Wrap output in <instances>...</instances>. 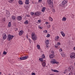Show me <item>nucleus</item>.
Returning <instances> with one entry per match:
<instances>
[{
    "mask_svg": "<svg viewBox=\"0 0 75 75\" xmlns=\"http://www.w3.org/2000/svg\"><path fill=\"white\" fill-rule=\"evenodd\" d=\"M31 38L34 41H35V40H37V37L35 35V34L34 33H32L31 34Z\"/></svg>",
    "mask_w": 75,
    "mask_h": 75,
    "instance_id": "f257e3e1",
    "label": "nucleus"
},
{
    "mask_svg": "<svg viewBox=\"0 0 75 75\" xmlns=\"http://www.w3.org/2000/svg\"><path fill=\"white\" fill-rule=\"evenodd\" d=\"M13 38H14V36L13 35H9L7 36V40L8 41H10L13 39Z\"/></svg>",
    "mask_w": 75,
    "mask_h": 75,
    "instance_id": "f03ea898",
    "label": "nucleus"
},
{
    "mask_svg": "<svg viewBox=\"0 0 75 75\" xmlns=\"http://www.w3.org/2000/svg\"><path fill=\"white\" fill-rule=\"evenodd\" d=\"M70 56L71 58H72L73 59L75 58V53L74 52L71 53L70 54Z\"/></svg>",
    "mask_w": 75,
    "mask_h": 75,
    "instance_id": "7ed1b4c3",
    "label": "nucleus"
},
{
    "mask_svg": "<svg viewBox=\"0 0 75 75\" xmlns=\"http://www.w3.org/2000/svg\"><path fill=\"white\" fill-rule=\"evenodd\" d=\"M27 58H28V57L25 56L20 57V60H25V59H27Z\"/></svg>",
    "mask_w": 75,
    "mask_h": 75,
    "instance_id": "20e7f679",
    "label": "nucleus"
},
{
    "mask_svg": "<svg viewBox=\"0 0 75 75\" xmlns=\"http://www.w3.org/2000/svg\"><path fill=\"white\" fill-rule=\"evenodd\" d=\"M49 4L50 7H53V6H54V4H53V2H52V1H51V0H50L49 1Z\"/></svg>",
    "mask_w": 75,
    "mask_h": 75,
    "instance_id": "39448f33",
    "label": "nucleus"
},
{
    "mask_svg": "<svg viewBox=\"0 0 75 75\" xmlns=\"http://www.w3.org/2000/svg\"><path fill=\"white\" fill-rule=\"evenodd\" d=\"M50 62L53 64H57L58 63V62L55 61V59H52L51 61H50Z\"/></svg>",
    "mask_w": 75,
    "mask_h": 75,
    "instance_id": "423d86ee",
    "label": "nucleus"
},
{
    "mask_svg": "<svg viewBox=\"0 0 75 75\" xmlns=\"http://www.w3.org/2000/svg\"><path fill=\"white\" fill-rule=\"evenodd\" d=\"M43 57L42 58H39V61H41V62H42L43 61V59L45 58V55H44V54H43Z\"/></svg>",
    "mask_w": 75,
    "mask_h": 75,
    "instance_id": "0eeeda50",
    "label": "nucleus"
},
{
    "mask_svg": "<svg viewBox=\"0 0 75 75\" xmlns=\"http://www.w3.org/2000/svg\"><path fill=\"white\" fill-rule=\"evenodd\" d=\"M40 15V12H36L34 14V16H38Z\"/></svg>",
    "mask_w": 75,
    "mask_h": 75,
    "instance_id": "6e6552de",
    "label": "nucleus"
},
{
    "mask_svg": "<svg viewBox=\"0 0 75 75\" xmlns=\"http://www.w3.org/2000/svg\"><path fill=\"white\" fill-rule=\"evenodd\" d=\"M2 37L3 40H6L7 38V36L6 34L4 33L2 35Z\"/></svg>",
    "mask_w": 75,
    "mask_h": 75,
    "instance_id": "1a4fd4ad",
    "label": "nucleus"
},
{
    "mask_svg": "<svg viewBox=\"0 0 75 75\" xmlns=\"http://www.w3.org/2000/svg\"><path fill=\"white\" fill-rule=\"evenodd\" d=\"M17 19L18 21H21L22 20V17L21 16H19L17 17Z\"/></svg>",
    "mask_w": 75,
    "mask_h": 75,
    "instance_id": "9d476101",
    "label": "nucleus"
},
{
    "mask_svg": "<svg viewBox=\"0 0 75 75\" xmlns=\"http://www.w3.org/2000/svg\"><path fill=\"white\" fill-rule=\"evenodd\" d=\"M67 0H64L62 2V4H63V5H64V4H67Z\"/></svg>",
    "mask_w": 75,
    "mask_h": 75,
    "instance_id": "9b49d317",
    "label": "nucleus"
},
{
    "mask_svg": "<svg viewBox=\"0 0 75 75\" xmlns=\"http://www.w3.org/2000/svg\"><path fill=\"white\" fill-rule=\"evenodd\" d=\"M23 32H24L22 30L20 31L19 33V35H23Z\"/></svg>",
    "mask_w": 75,
    "mask_h": 75,
    "instance_id": "f8f14e48",
    "label": "nucleus"
},
{
    "mask_svg": "<svg viewBox=\"0 0 75 75\" xmlns=\"http://www.w3.org/2000/svg\"><path fill=\"white\" fill-rule=\"evenodd\" d=\"M51 71H52V72H56L57 73H58V72H59V71L56 70L51 69Z\"/></svg>",
    "mask_w": 75,
    "mask_h": 75,
    "instance_id": "ddd939ff",
    "label": "nucleus"
},
{
    "mask_svg": "<svg viewBox=\"0 0 75 75\" xmlns=\"http://www.w3.org/2000/svg\"><path fill=\"white\" fill-rule=\"evenodd\" d=\"M49 57L50 58H51V59L54 58V54H50L49 56Z\"/></svg>",
    "mask_w": 75,
    "mask_h": 75,
    "instance_id": "4468645a",
    "label": "nucleus"
},
{
    "mask_svg": "<svg viewBox=\"0 0 75 75\" xmlns=\"http://www.w3.org/2000/svg\"><path fill=\"white\" fill-rule=\"evenodd\" d=\"M59 39V36H57L56 37H55V38H54V40L55 41H58Z\"/></svg>",
    "mask_w": 75,
    "mask_h": 75,
    "instance_id": "2eb2a0df",
    "label": "nucleus"
},
{
    "mask_svg": "<svg viewBox=\"0 0 75 75\" xmlns=\"http://www.w3.org/2000/svg\"><path fill=\"white\" fill-rule=\"evenodd\" d=\"M61 34L63 37H65V34H64V32L62 31H61Z\"/></svg>",
    "mask_w": 75,
    "mask_h": 75,
    "instance_id": "dca6fc26",
    "label": "nucleus"
},
{
    "mask_svg": "<svg viewBox=\"0 0 75 75\" xmlns=\"http://www.w3.org/2000/svg\"><path fill=\"white\" fill-rule=\"evenodd\" d=\"M45 8H46L45 7H43L41 10V11H42V12H44V11H45Z\"/></svg>",
    "mask_w": 75,
    "mask_h": 75,
    "instance_id": "f3484780",
    "label": "nucleus"
},
{
    "mask_svg": "<svg viewBox=\"0 0 75 75\" xmlns=\"http://www.w3.org/2000/svg\"><path fill=\"white\" fill-rule=\"evenodd\" d=\"M18 3L19 4H20V5H22V4H23V2L21 1L20 0L18 1Z\"/></svg>",
    "mask_w": 75,
    "mask_h": 75,
    "instance_id": "a211bd4d",
    "label": "nucleus"
},
{
    "mask_svg": "<svg viewBox=\"0 0 75 75\" xmlns=\"http://www.w3.org/2000/svg\"><path fill=\"white\" fill-rule=\"evenodd\" d=\"M45 44L46 45H48V44H49V40H46L45 42Z\"/></svg>",
    "mask_w": 75,
    "mask_h": 75,
    "instance_id": "6ab92c4d",
    "label": "nucleus"
},
{
    "mask_svg": "<svg viewBox=\"0 0 75 75\" xmlns=\"http://www.w3.org/2000/svg\"><path fill=\"white\" fill-rule=\"evenodd\" d=\"M25 4H29V1L28 0H26Z\"/></svg>",
    "mask_w": 75,
    "mask_h": 75,
    "instance_id": "aec40b11",
    "label": "nucleus"
},
{
    "mask_svg": "<svg viewBox=\"0 0 75 75\" xmlns=\"http://www.w3.org/2000/svg\"><path fill=\"white\" fill-rule=\"evenodd\" d=\"M42 65L43 67H45V65H46V63L45 62H43L42 63Z\"/></svg>",
    "mask_w": 75,
    "mask_h": 75,
    "instance_id": "412c9836",
    "label": "nucleus"
},
{
    "mask_svg": "<svg viewBox=\"0 0 75 75\" xmlns=\"http://www.w3.org/2000/svg\"><path fill=\"white\" fill-rule=\"evenodd\" d=\"M66 20H67V18L65 17H63L62 18V21H65Z\"/></svg>",
    "mask_w": 75,
    "mask_h": 75,
    "instance_id": "4be33fe9",
    "label": "nucleus"
},
{
    "mask_svg": "<svg viewBox=\"0 0 75 75\" xmlns=\"http://www.w3.org/2000/svg\"><path fill=\"white\" fill-rule=\"evenodd\" d=\"M69 68H70V70H72L74 69V67L73 66H71L69 67Z\"/></svg>",
    "mask_w": 75,
    "mask_h": 75,
    "instance_id": "5701e85b",
    "label": "nucleus"
},
{
    "mask_svg": "<svg viewBox=\"0 0 75 75\" xmlns=\"http://www.w3.org/2000/svg\"><path fill=\"white\" fill-rule=\"evenodd\" d=\"M24 24H28V21L26 20L24 22Z\"/></svg>",
    "mask_w": 75,
    "mask_h": 75,
    "instance_id": "b1692460",
    "label": "nucleus"
},
{
    "mask_svg": "<svg viewBox=\"0 0 75 75\" xmlns=\"http://www.w3.org/2000/svg\"><path fill=\"white\" fill-rule=\"evenodd\" d=\"M49 18V21H53V19L51 17H50Z\"/></svg>",
    "mask_w": 75,
    "mask_h": 75,
    "instance_id": "393cba45",
    "label": "nucleus"
},
{
    "mask_svg": "<svg viewBox=\"0 0 75 75\" xmlns=\"http://www.w3.org/2000/svg\"><path fill=\"white\" fill-rule=\"evenodd\" d=\"M37 47L38 50H40V45H38L37 46Z\"/></svg>",
    "mask_w": 75,
    "mask_h": 75,
    "instance_id": "a878e982",
    "label": "nucleus"
},
{
    "mask_svg": "<svg viewBox=\"0 0 75 75\" xmlns=\"http://www.w3.org/2000/svg\"><path fill=\"white\" fill-rule=\"evenodd\" d=\"M11 22H9L8 24V27H11Z\"/></svg>",
    "mask_w": 75,
    "mask_h": 75,
    "instance_id": "bb28decb",
    "label": "nucleus"
},
{
    "mask_svg": "<svg viewBox=\"0 0 75 75\" xmlns=\"http://www.w3.org/2000/svg\"><path fill=\"white\" fill-rule=\"evenodd\" d=\"M68 71V69H66V70H64V74H66V73H67V71Z\"/></svg>",
    "mask_w": 75,
    "mask_h": 75,
    "instance_id": "cd10ccee",
    "label": "nucleus"
},
{
    "mask_svg": "<svg viewBox=\"0 0 75 75\" xmlns=\"http://www.w3.org/2000/svg\"><path fill=\"white\" fill-rule=\"evenodd\" d=\"M16 18V17H15V16H12V19H13V20H15V18Z\"/></svg>",
    "mask_w": 75,
    "mask_h": 75,
    "instance_id": "c85d7f7f",
    "label": "nucleus"
},
{
    "mask_svg": "<svg viewBox=\"0 0 75 75\" xmlns=\"http://www.w3.org/2000/svg\"><path fill=\"white\" fill-rule=\"evenodd\" d=\"M51 27V25H47V28H50Z\"/></svg>",
    "mask_w": 75,
    "mask_h": 75,
    "instance_id": "c756f323",
    "label": "nucleus"
},
{
    "mask_svg": "<svg viewBox=\"0 0 75 75\" xmlns=\"http://www.w3.org/2000/svg\"><path fill=\"white\" fill-rule=\"evenodd\" d=\"M69 75H73V73H72V72L71 71V72H70L69 73Z\"/></svg>",
    "mask_w": 75,
    "mask_h": 75,
    "instance_id": "7c9ffc66",
    "label": "nucleus"
},
{
    "mask_svg": "<svg viewBox=\"0 0 75 75\" xmlns=\"http://www.w3.org/2000/svg\"><path fill=\"white\" fill-rule=\"evenodd\" d=\"M13 0H8L9 3H12L13 1Z\"/></svg>",
    "mask_w": 75,
    "mask_h": 75,
    "instance_id": "2f4dec72",
    "label": "nucleus"
},
{
    "mask_svg": "<svg viewBox=\"0 0 75 75\" xmlns=\"http://www.w3.org/2000/svg\"><path fill=\"white\" fill-rule=\"evenodd\" d=\"M48 48V45H46V46L45 47V48L47 50Z\"/></svg>",
    "mask_w": 75,
    "mask_h": 75,
    "instance_id": "473e14b6",
    "label": "nucleus"
},
{
    "mask_svg": "<svg viewBox=\"0 0 75 75\" xmlns=\"http://www.w3.org/2000/svg\"><path fill=\"white\" fill-rule=\"evenodd\" d=\"M3 54H4V55H6V54H7V52H5V51H4L3 52Z\"/></svg>",
    "mask_w": 75,
    "mask_h": 75,
    "instance_id": "72a5a7b5",
    "label": "nucleus"
},
{
    "mask_svg": "<svg viewBox=\"0 0 75 75\" xmlns=\"http://www.w3.org/2000/svg\"><path fill=\"white\" fill-rule=\"evenodd\" d=\"M50 37V34H47L46 37L48 38V37Z\"/></svg>",
    "mask_w": 75,
    "mask_h": 75,
    "instance_id": "f704fd0d",
    "label": "nucleus"
},
{
    "mask_svg": "<svg viewBox=\"0 0 75 75\" xmlns=\"http://www.w3.org/2000/svg\"><path fill=\"white\" fill-rule=\"evenodd\" d=\"M52 11L53 13H55V9H53L52 10Z\"/></svg>",
    "mask_w": 75,
    "mask_h": 75,
    "instance_id": "c9c22d12",
    "label": "nucleus"
},
{
    "mask_svg": "<svg viewBox=\"0 0 75 75\" xmlns=\"http://www.w3.org/2000/svg\"><path fill=\"white\" fill-rule=\"evenodd\" d=\"M43 32L45 33H47V30H44Z\"/></svg>",
    "mask_w": 75,
    "mask_h": 75,
    "instance_id": "e433bc0d",
    "label": "nucleus"
},
{
    "mask_svg": "<svg viewBox=\"0 0 75 75\" xmlns=\"http://www.w3.org/2000/svg\"><path fill=\"white\" fill-rule=\"evenodd\" d=\"M58 45L57 44H56L55 45V47H56V48H57L58 47Z\"/></svg>",
    "mask_w": 75,
    "mask_h": 75,
    "instance_id": "4c0bfd02",
    "label": "nucleus"
},
{
    "mask_svg": "<svg viewBox=\"0 0 75 75\" xmlns=\"http://www.w3.org/2000/svg\"><path fill=\"white\" fill-rule=\"evenodd\" d=\"M67 69V71H70V70H71V69H70V68H69V67Z\"/></svg>",
    "mask_w": 75,
    "mask_h": 75,
    "instance_id": "58836bf2",
    "label": "nucleus"
},
{
    "mask_svg": "<svg viewBox=\"0 0 75 75\" xmlns=\"http://www.w3.org/2000/svg\"><path fill=\"white\" fill-rule=\"evenodd\" d=\"M34 14H35V13H31V15H32V16H33V15H34Z\"/></svg>",
    "mask_w": 75,
    "mask_h": 75,
    "instance_id": "ea45409f",
    "label": "nucleus"
},
{
    "mask_svg": "<svg viewBox=\"0 0 75 75\" xmlns=\"http://www.w3.org/2000/svg\"><path fill=\"white\" fill-rule=\"evenodd\" d=\"M62 7L63 9H65V5H63Z\"/></svg>",
    "mask_w": 75,
    "mask_h": 75,
    "instance_id": "a19ab883",
    "label": "nucleus"
},
{
    "mask_svg": "<svg viewBox=\"0 0 75 75\" xmlns=\"http://www.w3.org/2000/svg\"><path fill=\"white\" fill-rule=\"evenodd\" d=\"M59 51L60 52H62V49H60L59 50Z\"/></svg>",
    "mask_w": 75,
    "mask_h": 75,
    "instance_id": "79ce46f5",
    "label": "nucleus"
},
{
    "mask_svg": "<svg viewBox=\"0 0 75 75\" xmlns=\"http://www.w3.org/2000/svg\"><path fill=\"white\" fill-rule=\"evenodd\" d=\"M52 54H54V52L53 51H52Z\"/></svg>",
    "mask_w": 75,
    "mask_h": 75,
    "instance_id": "37998d69",
    "label": "nucleus"
},
{
    "mask_svg": "<svg viewBox=\"0 0 75 75\" xmlns=\"http://www.w3.org/2000/svg\"><path fill=\"white\" fill-rule=\"evenodd\" d=\"M32 75H35V73H32Z\"/></svg>",
    "mask_w": 75,
    "mask_h": 75,
    "instance_id": "c03bdc74",
    "label": "nucleus"
},
{
    "mask_svg": "<svg viewBox=\"0 0 75 75\" xmlns=\"http://www.w3.org/2000/svg\"><path fill=\"white\" fill-rule=\"evenodd\" d=\"M57 45H61V44H60V42H58Z\"/></svg>",
    "mask_w": 75,
    "mask_h": 75,
    "instance_id": "a18cd8bd",
    "label": "nucleus"
},
{
    "mask_svg": "<svg viewBox=\"0 0 75 75\" xmlns=\"http://www.w3.org/2000/svg\"><path fill=\"white\" fill-rule=\"evenodd\" d=\"M62 55L63 57H64L65 56V54H62Z\"/></svg>",
    "mask_w": 75,
    "mask_h": 75,
    "instance_id": "49530a36",
    "label": "nucleus"
},
{
    "mask_svg": "<svg viewBox=\"0 0 75 75\" xmlns=\"http://www.w3.org/2000/svg\"><path fill=\"white\" fill-rule=\"evenodd\" d=\"M29 42H30V43H31V42L32 41L30 39H29Z\"/></svg>",
    "mask_w": 75,
    "mask_h": 75,
    "instance_id": "de8ad7c7",
    "label": "nucleus"
},
{
    "mask_svg": "<svg viewBox=\"0 0 75 75\" xmlns=\"http://www.w3.org/2000/svg\"><path fill=\"white\" fill-rule=\"evenodd\" d=\"M38 27L39 28H40V29H42V28H41V27H40V26H39Z\"/></svg>",
    "mask_w": 75,
    "mask_h": 75,
    "instance_id": "09e8293b",
    "label": "nucleus"
},
{
    "mask_svg": "<svg viewBox=\"0 0 75 75\" xmlns=\"http://www.w3.org/2000/svg\"><path fill=\"white\" fill-rule=\"evenodd\" d=\"M14 30H15V31H17V30H18V29H17V28H15L14 29Z\"/></svg>",
    "mask_w": 75,
    "mask_h": 75,
    "instance_id": "8fccbe9b",
    "label": "nucleus"
},
{
    "mask_svg": "<svg viewBox=\"0 0 75 75\" xmlns=\"http://www.w3.org/2000/svg\"><path fill=\"white\" fill-rule=\"evenodd\" d=\"M27 17H30V15H26Z\"/></svg>",
    "mask_w": 75,
    "mask_h": 75,
    "instance_id": "3c124183",
    "label": "nucleus"
},
{
    "mask_svg": "<svg viewBox=\"0 0 75 75\" xmlns=\"http://www.w3.org/2000/svg\"><path fill=\"white\" fill-rule=\"evenodd\" d=\"M38 22H39V23H41V21H40V20H38Z\"/></svg>",
    "mask_w": 75,
    "mask_h": 75,
    "instance_id": "603ef678",
    "label": "nucleus"
},
{
    "mask_svg": "<svg viewBox=\"0 0 75 75\" xmlns=\"http://www.w3.org/2000/svg\"><path fill=\"white\" fill-rule=\"evenodd\" d=\"M8 14V17H9V16H10V15L9 14H7V12H6V15H7Z\"/></svg>",
    "mask_w": 75,
    "mask_h": 75,
    "instance_id": "864d4df0",
    "label": "nucleus"
},
{
    "mask_svg": "<svg viewBox=\"0 0 75 75\" xmlns=\"http://www.w3.org/2000/svg\"><path fill=\"white\" fill-rule=\"evenodd\" d=\"M45 23L46 24H48V22H46Z\"/></svg>",
    "mask_w": 75,
    "mask_h": 75,
    "instance_id": "5fc2aeb1",
    "label": "nucleus"
},
{
    "mask_svg": "<svg viewBox=\"0 0 75 75\" xmlns=\"http://www.w3.org/2000/svg\"><path fill=\"white\" fill-rule=\"evenodd\" d=\"M39 1L41 2V1H42V0H39Z\"/></svg>",
    "mask_w": 75,
    "mask_h": 75,
    "instance_id": "6e6d98bb",
    "label": "nucleus"
},
{
    "mask_svg": "<svg viewBox=\"0 0 75 75\" xmlns=\"http://www.w3.org/2000/svg\"><path fill=\"white\" fill-rule=\"evenodd\" d=\"M26 38L27 39H28V36H27Z\"/></svg>",
    "mask_w": 75,
    "mask_h": 75,
    "instance_id": "4d7b16f0",
    "label": "nucleus"
},
{
    "mask_svg": "<svg viewBox=\"0 0 75 75\" xmlns=\"http://www.w3.org/2000/svg\"><path fill=\"white\" fill-rule=\"evenodd\" d=\"M73 49H74V50H75V47H74Z\"/></svg>",
    "mask_w": 75,
    "mask_h": 75,
    "instance_id": "13d9d810",
    "label": "nucleus"
},
{
    "mask_svg": "<svg viewBox=\"0 0 75 75\" xmlns=\"http://www.w3.org/2000/svg\"><path fill=\"white\" fill-rule=\"evenodd\" d=\"M25 8L26 9H27H27H28V8H26V7H25Z\"/></svg>",
    "mask_w": 75,
    "mask_h": 75,
    "instance_id": "bf43d9fd",
    "label": "nucleus"
},
{
    "mask_svg": "<svg viewBox=\"0 0 75 75\" xmlns=\"http://www.w3.org/2000/svg\"><path fill=\"white\" fill-rule=\"evenodd\" d=\"M1 72H0V75H1Z\"/></svg>",
    "mask_w": 75,
    "mask_h": 75,
    "instance_id": "052dcab7",
    "label": "nucleus"
},
{
    "mask_svg": "<svg viewBox=\"0 0 75 75\" xmlns=\"http://www.w3.org/2000/svg\"><path fill=\"white\" fill-rule=\"evenodd\" d=\"M72 18H74V17L73 16V17Z\"/></svg>",
    "mask_w": 75,
    "mask_h": 75,
    "instance_id": "680f3d73",
    "label": "nucleus"
},
{
    "mask_svg": "<svg viewBox=\"0 0 75 75\" xmlns=\"http://www.w3.org/2000/svg\"><path fill=\"white\" fill-rule=\"evenodd\" d=\"M72 16H74V15H72Z\"/></svg>",
    "mask_w": 75,
    "mask_h": 75,
    "instance_id": "e2e57ef3",
    "label": "nucleus"
}]
</instances>
